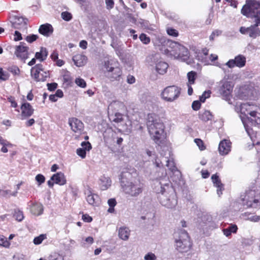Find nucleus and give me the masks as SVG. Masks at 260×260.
<instances>
[{
	"mask_svg": "<svg viewBox=\"0 0 260 260\" xmlns=\"http://www.w3.org/2000/svg\"><path fill=\"white\" fill-rule=\"evenodd\" d=\"M112 109L115 112L118 111L123 110L124 109V105L123 103L119 101H114L111 103L109 106V109Z\"/></svg>",
	"mask_w": 260,
	"mask_h": 260,
	"instance_id": "nucleus-29",
	"label": "nucleus"
},
{
	"mask_svg": "<svg viewBox=\"0 0 260 260\" xmlns=\"http://www.w3.org/2000/svg\"><path fill=\"white\" fill-rule=\"evenodd\" d=\"M45 236L44 235H41L39 236H38L37 237H35L34 239V243L35 245H39L41 244L43 240L45 239Z\"/></svg>",
	"mask_w": 260,
	"mask_h": 260,
	"instance_id": "nucleus-44",
	"label": "nucleus"
},
{
	"mask_svg": "<svg viewBox=\"0 0 260 260\" xmlns=\"http://www.w3.org/2000/svg\"><path fill=\"white\" fill-rule=\"evenodd\" d=\"M9 78V74L8 72L3 71L0 67V80L6 81Z\"/></svg>",
	"mask_w": 260,
	"mask_h": 260,
	"instance_id": "nucleus-40",
	"label": "nucleus"
},
{
	"mask_svg": "<svg viewBox=\"0 0 260 260\" xmlns=\"http://www.w3.org/2000/svg\"><path fill=\"white\" fill-rule=\"evenodd\" d=\"M108 204L110 207H114L116 204V201L115 199H110L108 201Z\"/></svg>",
	"mask_w": 260,
	"mask_h": 260,
	"instance_id": "nucleus-60",
	"label": "nucleus"
},
{
	"mask_svg": "<svg viewBox=\"0 0 260 260\" xmlns=\"http://www.w3.org/2000/svg\"><path fill=\"white\" fill-rule=\"evenodd\" d=\"M51 180L56 184L62 185L66 184V180L64 175L61 172L57 173L54 174L51 177Z\"/></svg>",
	"mask_w": 260,
	"mask_h": 260,
	"instance_id": "nucleus-25",
	"label": "nucleus"
},
{
	"mask_svg": "<svg viewBox=\"0 0 260 260\" xmlns=\"http://www.w3.org/2000/svg\"><path fill=\"white\" fill-rule=\"evenodd\" d=\"M101 185L103 190L107 189L111 184V181L108 177H103L101 179Z\"/></svg>",
	"mask_w": 260,
	"mask_h": 260,
	"instance_id": "nucleus-34",
	"label": "nucleus"
},
{
	"mask_svg": "<svg viewBox=\"0 0 260 260\" xmlns=\"http://www.w3.org/2000/svg\"><path fill=\"white\" fill-rule=\"evenodd\" d=\"M181 93V88L172 85L165 88L160 93L161 98L167 102H173L177 100Z\"/></svg>",
	"mask_w": 260,
	"mask_h": 260,
	"instance_id": "nucleus-4",
	"label": "nucleus"
},
{
	"mask_svg": "<svg viewBox=\"0 0 260 260\" xmlns=\"http://www.w3.org/2000/svg\"><path fill=\"white\" fill-rule=\"evenodd\" d=\"M8 70L15 75H18L20 72L19 68L16 66L10 67Z\"/></svg>",
	"mask_w": 260,
	"mask_h": 260,
	"instance_id": "nucleus-54",
	"label": "nucleus"
},
{
	"mask_svg": "<svg viewBox=\"0 0 260 260\" xmlns=\"http://www.w3.org/2000/svg\"><path fill=\"white\" fill-rule=\"evenodd\" d=\"M106 8L108 10H111L113 8L114 6V0H105Z\"/></svg>",
	"mask_w": 260,
	"mask_h": 260,
	"instance_id": "nucleus-50",
	"label": "nucleus"
},
{
	"mask_svg": "<svg viewBox=\"0 0 260 260\" xmlns=\"http://www.w3.org/2000/svg\"><path fill=\"white\" fill-rule=\"evenodd\" d=\"M155 62V70L159 74L164 75L167 71L168 64L167 62L163 61L161 59L155 57L154 58Z\"/></svg>",
	"mask_w": 260,
	"mask_h": 260,
	"instance_id": "nucleus-14",
	"label": "nucleus"
},
{
	"mask_svg": "<svg viewBox=\"0 0 260 260\" xmlns=\"http://www.w3.org/2000/svg\"><path fill=\"white\" fill-rule=\"evenodd\" d=\"M82 148L77 149V154L81 158H84L86 157V151H89L91 149V145L89 142H83L81 144Z\"/></svg>",
	"mask_w": 260,
	"mask_h": 260,
	"instance_id": "nucleus-17",
	"label": "nucleus"
},
{
	"mask_svg": "<svg viewBox=\"0 0 260 260\" xmlns=\"http://www.w3.org/2000/svg\"><path fill=\"white\" fill-rule=\"evenodd\" d=\"M167 34L172 37H177L178 36V31L172 28H168L167 29Z\"/></svg>",
	"mask_w": 260,
	"mask_h": 260,
	"instance_id": "nucleus-47",
	"label": "nucleus"
},
{
	"mask_svg": "<svg viewBox=\"0 0 260 260\" xmlns=\"http://www.w3.org/2000/svg\"><path fill=\"white\" fill-rule=\"evenodd\" d=\"M233 86L230 82L225 81L223 82L222 85L220 87L219 92L222 95L223 99L231 104L230 101L232 97V92L233 91Z\"/></svg>",
	"mask_w": 260,
	"mask_h": 260,
	"instance_id": "nucleus-10",
	"label": "nucleus"
},
{
	"mask_svg": "<svg viewBox=\"0 0 260 260\" xmlns=\"http://www.w3.org/2000/svg\"><path fill=\"white\" fill-rule=\"evenodd\" d=\"M248 30H249L248 27H245L242 26L240 28V32L242 34L248 35Z\"/></svg>",
	"mask_w": 260,
	"mask_h": 260,
	"instance_id": "nucleus-64",
	"label": "nucleus"
},
{
	"mask_svg": "<svg viewBox=\"0 0 260 260\" xmlns=\"http://www.w3.org/2000/svg\"><path fill=\"white\" fill-rule=\"evenodd\" d=\"M196 73L193 71L189 72L187 73V76L188 78L187 84H193L194 83V81L196 77Z\"/></svg>",
	"mask_w": 260,
	"mask_h": 260,
	"instance_id": "nucleus-36",
	"label": "nucleus"
},
{
	"mask_svg": "<svg viewBox=\"0 0 260 260\" xmlns=\"http://www.w3.org/2000/svg\"><path fill=\"white\" fill-rule=\"evenodd\" d=\"M48 56V51L46 48L41 47L39 52L35 54V57L37 59L42 62L45 60Z\"/></svg>",
	"mask_w": 260,
	"mask_h": 260,
	"instance_id": "nucleus-27",
	"label": "nucleus"
},
{
	"mask_svg": "<svg viewBox=\"0 0 260 260\" xmlns=\"http://www.w3.org/2000/svg\"><path fill=\"white\" fill-rule=\"evenodd\" d=\"M248 35L250 37L254 39L260 36V30L255 26L252 25L248 27Z\"/></svg>",
	"mask_w": 260,
	"mask_h": 260,
	"instance_id": "nucleus-30",
	"label": "nucleus"
},
{
	"mask_svg": "<svg viewBox=\"0 0 260 260\" xmlns=\"http://www.w3.org/2000/svg\"><path fill=\"white\" fill-rule=\"evenodd\" d=\"M39 31L44 36L48 37L52 34L53 28L51 24L46 23L40 26Z\"/></svg>",
	"mask_w": 260,
	"mask_h": 260,
	"instance_id": "nucleus-24",
	"label": "nucleus"
},
{
	"mask_svg": "<svg viewBox=\"0 0 260 260\" xmlns=\"http://www.w3.org/2000/svg\"><path fill=\"white\" fill-rule=\"evenodd\" d=\"M194 141L196 144L198 146L200 150H203L205 149V147L203 144V142L201 139H195Z\"/></svg>",
	"mask_w": 260,
	"mask_h": 260,
	"instance_id": "nucleus-51",
	"label": "nucleus"
},
{
	"mask_svg": "<svg viewBox=\"0 0 260 260\" xmlns=\"http://www.w3.org/2000/svg\"><path fill=\"white\" fill-rule=\"evenodd\" d=\"M121 186L125 194L131 197H137L143 190V184L139 180H127L123 176L120 181Z\"/></svg>",
	"mask_w": 260,
	"mask_h": 260,
	"instance_id": "nucleus-3",
	"label": "nucleus"
},
{
	"mask_svg": "<svg viewBox=\"0 0 260 260\" xmlns=\"http://www.w3.org/2000/svg\"><path fill=\"white\" fill-rule=\"evenodd\" d=\"M0 245L5 247H9L10 243L6 239L0 237Z\"/></svg>",
	"mask_w": 260,
	"mask_h": 260,
	"instance_id": "nucleus-57",
	"label": "nucleus"
},
{
	"mask_svg": "<svg viewBox=\"0 0 260 260\" xmlns=\"http://www.w3.org/2000/svg\"><path fill=\"white\" fill-rule=\"evenodd\" d=\"M164 161L167 163L166 166L172 172H179L175 165V162L173 159H169L167 157L164 158Z\"/></svg>",
	"mask_w": 260,
	"mask_h": 260,
	"instance_id": "nucleus-33",
	"label": "nucleus"
},
{
	"mask_svg": "<svg viewBox=\"0 0 260 260\" xmlns=\"http://www.w3.org/2000/svg\"><path fill=\"white\" fill-rule=\"evenodd\" d=\"M170 46L172 49L170 51L171 54L173 55L175 58L184 61L188 59L189 52L186 47L175 42H172Z\"/></svg>",
	"mask_w": 260,
	"mask_h": 260,
	"instance_id": "nucleus-6",
	"label": "nucleus"
},
{
	"mask_svg": "<svg viewBox=\"0 0 260 260\" xmlns=\"http://www.w3.org/2000/svg\"><path fill=\"white\" fill-rule=\"evenodd\" d=\"M210 91H204L203 94L200 97V102L204 103L207 98L210 97Z\"/></svg>",
	"mask_w": 260,
	"mask_h": 260,
	"instance_id": "nucleus-48",
	"label": "nucleus"
},
{
	"mask_svg": "<svg viewBox=\"0 0 260 260\" xmlns=\"http://www.w3.org/2000/svg\"><path fill=\"white\" fill-rule=\"evenodd\" d=\"M86 201L89 204L93 206H98L101 202L98 195L92 193L90 191H89V193L86 197Z\"/></svg>",
	"mask_w": 260,
	"mask_h": 260,
	"instance_id": "nucleus-20",
	"label": "nucleus"
},
{
	"mask_svg": "<svg viewBox=\"0 0 260 260\" xmlns=\"http://www.w3.org/2000/svg\"><path fill=\"white\" fill-rule=\"evenodd\" d=\"M211 179L214 185L217 188V193L219 197L222 194V190L224 189L223 185L221 183L219 176L217 174H214L211 177Z\"/></svg>",
	"mask_w": 260,
	"mask_h": 260,
	"instance_id": "nucleus-19",
	"label": "nucleus"
},
{
	"mask_svg": "<svg viewBox=\"0 0 260 260\" xmlns=\"http://www.w3.org/2000/svg\"><path fill=\"white\" fill-rule=\"evenodd\" d=\"M110 119L115 123H121L123 120V115L119 112H115L114 114L110 115Z\"/></svg>",
	"mask_w": 260,
	"mask_h": 260,
	"instance_id": "nucleus-31",
	"label": "nucleus"
},
{
	"mask_svg": "<svg viewBox=\"0 0 260 260\" xmlns=\"http://www.w3.org/2000/svg\"><path fill=\"white\" fill-rule=\"evenodd\" d=\"M14 217L18 221H21L23 220L24 216L22 211L19 210H15L14 213Z\"/></svg>",
	"mask_w": 260,
	"mask_h": 260,
	"instance_id": "nucleus-39",
	"label": "nucleus"
},
{
	"mask_svg": "<svg viewBox=\"0 0 260 260\" xmlns=\"http://www.w3.org/2000/svg\"><path fill=\"white\" fill-rule=\"evenodd\" d=\"M199 118L204 121H207L212 119V115L209 111L205 110L200 113Z\"/></svg>",
	"mask_w": 260,
	"mask_h": 260,
	"instance_id": "nucleus-32",
	"label": "nucleus"
},
{
	"mask_svg": "<svg viewBox=\"0 0 260 260\" xmlns=\"http://www.w3.org/2000/svg\"><path fill=\"white\" fill-rule=\"evenodd\" d=\"M139 39L141 42L145 44H147L150 42V38L144 34H142L140 35Z\"/></svg>",
	"mask_w": 260,
	"mask_h": 260,
	"instance_id": "nucleus-45",
	"label": "nucleus"
},
{
	"mask_svg": "<svg viewBox=\"0 0 260 260\" xmlns=\"http://www.w3.org/2000/svg\"><path fill=\"white\" fill-rule=\"evenodd\" d=\"M31 212L35 215H40L43 211V206L41 204H34L30 208Z\"/></svg>",
	"mask_w": 260,
	"mask_h": 260,
	"instance_id": "nucleus-28",
	"label": "nucleus"
},
{
	"mask_svg": "<svg viewBox=\"0 0 260 260\" xmlns=\"http://www.w3.org/2000/svg\"><path fill=\"white\" fill-rule=\"evenodd\" d=\"M246 219L253 222H257L260 220V216L249 215Z\"/></svg>",
	"mask_w": 260,
	"mask_h": 260,
	"instance_id": "nucleus-53",
	"label": "nucleus"
},
{
	"mask_svg": "<svg viewBox=\"0 0 260 260\" xmlns=\"http://www.w3.org/2000/svg\"><path fill=\"white\" fill-rule=\"evenodd\" d=\"M221 33V31L218 30H215V31L212 32V34L210 36V40H213L215 36H218L219 35H220Z\"/></svg>",
	"mask_w": 260,
	"mask_h": 260,
	"instance_id": "nucleus-59",
	"label": "nucleus"
},
{
	"mask_svg": "<svg viewBox=\"0 0 260 260\" xmlns=\"http://www.w3.org/2000/svg\"><path fill=\"white\" fill-rule=\"evenodd\" d=\"M246 58L242 55H239L235 57L234 59L229 60L226 63L230 68H233L235 67L242 68L245 65Z\"/></svg>",
	"mask_w": 260,
	"mask_h": 260,
	"instance_id": "nucleus-11",
	"label": "nucleus"
},
{
	"mask_svg": "<svg viewBox=\"0 0 260 260\" xmlns=\"http://www.w3.org/2000/svg\"><path fill=\"white\" fill-rule=\"evenodd\" d=\"M243 204L247 207L260 208V192L254 190L248 191L243 200Z\"/></svg>",
	"mask_w": 260,
	"mask_h": 260,
	"instance_id": "nucleus-8",
	"label": "nucleus"
},
{
	"mask_svg": "<svg viewBox=\"0 0 260 260\" xmlns=\"http://www.w3.org/2000/svg\"><path fill=\"white\" fill-rule=\"evenodd\" d=\"M130 235V230L125 226L120 227L118 230V236L120 239L126 241Z\"/></svg>",
	"mask_w": 260,
	"mask_h": 260,
	"instance_id": "nucleus-26",
	"label": "nucleus"
},
{
	"mask_svg": "<svg viewBox=\"0 0 260 260\" xmlns=\"http://www.w3.org/2000/svg\"><path fill=\"white\" fill-rule=\"evenodd\" d=\"M28 49L24 43H21L20 45L16 46L15 54L18 57L25 59L28 57Z\"/></svg>",
	"mask_w": 260,
	"mask_h": 260,
	"instance_id": "nucleus-15",
	"label": "nucleus"
},
{
	"mask_svg": "<svg viewBox=\"0 0 260 260\" xmlns=\"http://www.w3.org/2000/svg\"><path fill=\"white\" fill-rule=\"evenodd\" d=\"M251 105L248 103H237L235 106V110L237 113H240L244 115H246L250 110Z\"/></svg>",
	"mask_w": 260,
	"mask_h": 260,
	"instance_id": "nucleus-18",
	"label": "nucleus"
},
{
	"mask_svg": "<svg viewBox=\"0 0 260 260\" xmlns=\"http://www.w3.org/2000/svg\"><path fill=\"white\" fill-rule=\"evenodd\" d=\"M231 143L229 140H223L219 144L218 151L220 154L224 155L228 154L231 151Z\"/></svg>",
	"mask_w": 260,
	"mask_h": 260,
	"instance_id": "nucleus-16",
	"label": "nucleus"
},
{
	"mask_svg": "<svg viewBox=\"0 0 260 260\" xmlns=\"http://www.w3.org/2000/svg\"><path fill=\"white\" fill-rule=\"evenodd\" d=\"M69 124L72 130L76 134L75 139H78L80 135L85 133L84 124L82 122L76 118H72L69 119Z\"/></svg>",
	"mask_w": 260,
	"mask_h": 260,
	"instance_id": "nucleus-9",
	"label": "nucleus"
},
{
	"mask_svg": "<svg viewBox=\"0 0 260 260\" xmlns=\"http://www.w3.org/2000/svg\"><path fill=\"white\" fill-rule=\"evenodd\" d=\"M146 153L149 156H154L153 159L152 160L153 161V163L155 165L156 167L159 168L160 167V165L162 163V161H160L157 160V158L155 156V154L152 153V151L147 150L146 151Z\"/></svg>",
	"mask_w": 260,
	"mask_h": 260,
	"instance_id": "nucleus-35",
	"label": "nucleus"
},
{
	"mask_svg": "<svg viewBox=\"0 0 260 260\" xmlns=\"http://www.w3.org/2000/svg\"><path fill=\"white\" fill-rule=\"evenodd\" d=\"M3 142L5 144H1L2 145H3V147L1 149V151L4 153H6L8 152L7 147H9V146L11 147L12 146V145L6 140L4 141H3Z\"/></svg>",
	"mask_w": 260,
	"mask_h": 260,
	"instance_id": "nucleus-46",
	"label": "nucleus"
},
{
	"mask_svg": "<svg viewBox=\"0 0 260 260\" xmlns=\"http://www.w3.org/2000/svg\"><path fill=\"white\" fill-rule=\"evenodd\" d=\"M43 71V66L41 64H38L31 69V76L37 82H39L40 80L39 77L41 72Z\"/></svg>",
	"mask_w": 260,
	"mask_h": 260,
	"instance_id": "nucleus-22",
	"label": "nucleus"
},
{
	"mask_svg": "<svg viewBox=\"0 0 260 260\" xmlns=\"http://www.w3.org/2000/svg\"><path fill=\"white\" fill-rule=\"evenodd\" d=\"M147 127L151 138L157 144L164 138L165 125L158 116L153 113L147 117Z\"/></svg>",
	"mask_w": 260,
	"mask_h": 260,
	"instance_id": "nucleus-1",
	"label": "nucleus"
},
{
	"mask_svg": "<svg viewBox=\"0 0 260 260\" xmlns=\"http://www.w3.org/2000/svg\"><path fill=\"white\" fill-rule=\"evenodd\" d=\"M258 15L253 16L255 17L254 24L253 25L255 26L256 27H257L258 25H260V18L258 17Z\"/></svg>",
	"mask_w": 260,
	"mask_h": 260,
	"instance_id": "nucleus-63",
	"label": "nucleus"
},
{
	"mask_svg": "<svg viewBox=\"0 0 260 260\" xmlns=\"http://www.w3.org/2000/svg\"><path fill=\"white\" fill-rule=\"evenodd\" d=\"M38 37L36 35H31L30 36H28L26 38V40L27 42L29 43H32L34 41H36L38 39Z\"/></svg>",
	"mask_w": 260,
	"mask_h": 260,
	"instance_id": "nucleus-56",
	"label": "nucleus"
},
{
	"mask_svg": "<svg viewBox=\"0 0 260 260\" xmlns=\"http://www.w3.org/2000/svg\"><path fill=\"white\" fill-rule=\"evenodd\" d=\"M241 13L247 17L260 15V3L255 0H246L241 9Z\"/></svg>",
	"mask_w": 260,
	"mask_h": 260,
	"instance_id": "nucleus-5",
	"label": "nucleus"
},
{
	"mask_svg": "<svg viewBox=\"0 0 260 260\" xmlns=\"http://www.w3.org/2000/svg\"><path fill=\"white\" fill-rule=\"evenodd\" d=\"M73 60L75 64L80 67L84 66L86 63L87 58L84 55L78 54L73 56Z\"/></svg>",
	"mask_w": 260,
	"mask_h": 260,
	"instance_id": "nucleus-21",
	"label": "nucleus"
},
{
	"mask_svg": "<svg viewBox=\"0 0 260 260\" xmlns=\"http://www.w3.org/2000/svg\"><path fill=\"white\" fill-rule=\"evenodd\" d=\"M175 243L176 249L180 252H186L191 247L189 236L185 231L180 232L178 238L175 240Z\"/></svg>",
	"mask_w": 260,
	"mask_h": 260,
	"instance_id": "nucleus-7",
	"label": "nucleus"
},
{
	"mask_svg": "<svg viewBox=\"0 0 260 260\" xmlns=\"http://www.w3.org/2000/svg\"><path fill=\"white\" fill-rule=\"evenodd\" d=\"M47 85L48 90L50 91H53L55 90L57 87V84L56 83H48Z\"/></svg>",
	"mask_w": 260,
	"mask_h": 260,
	"instance_id": "nucleus-58",
	"label": "nucleus"
},
{
	"mask_svg": "<svg viewBox=\"0 0 260 260\" xmlns=\"http://www.w3.org/2000/svg\"><path fill=\"white\" fill-rule=\"evenodd\" d=\"M228 229H229V231H230L231 233H236L238 230V228L237 225L235 224L230 225L228 228Z\"/></svg>",
	"mask_w": 260,
	"mask_h": 260,
	"instance_id": "nucleus-62",
	"label": "nucleus"
},
{
	"mask_svg": "<svg viewBox=\"0 0 260 260\" xmlns=\"http://www.w3.org/2000/svg\"><path fill=\"white\" fill-rule=\"evenodd\" d=\"M82 219L87 222H90L92 221V218L89 215L87 214L83 215Z\"/></svg>",
	"mask_w": 260,
	"mask_h": 260,
	"instance_id": "nucleus-61",
	"label": "nucleus"
},
{
	"mask_svg": "<svg viewBox=\"0 0 260 260\" xmlns=\"http://www.w3.org/2000/svg\"><path fill=\"white\" fill-rule=\"evenodd\" d=\"M61 17L62 19L67 21H69L72 19V15L67 11L62 12L61 14Z\"/></svg>",
	"mask_w": 260,
	"mask_h": 260,
	"instance_id": "nucleus-41",
	"label": "nucleus"
},
{
	"mask_svg": "<svg viewBox=\"0 0 260 260\" xmlns=\"http://www.w3.org/2000/svg\"><path fill=\"white\" fill-rule=\"evenodd\" d=\"M21 119H25L31 116L34 112V109L28 103H24L21 106Z\"/></svg>",
	"mask_w": 260,
	"mask_h": 260,
	"instance_id": "nucleus-13",
	"label": "nucleus"
},
{
	"mask_svg": "<svg viewBox=\"0 0 260 260\" xmlns=\"http://www.w3.org/2000/svg\"><path fill=\"white\" fill-rule=\"evenodd\" d=\"M105 66L109 74V76H111L112 79H116L121 75V71L120 69L117 67H112L110 61H108L105 62Z\"/></svg>",
	"mask_w": 260,
	"mask_h": 260,
	"instance_id": "nucleus-12",
	"label": "nucleus"
},
{
	"mask_svg": "<svg viewBox=\"0 0 260 260\" xmlns=\"http://www.w3.org/2000/svg\"><path fill=\"white\" fill-rule=\"evenodd\" d=\"M152 210V205L149 202H145L142 203L141 207L142 211L144 213L145 212H150Z\"/></svg>",
	"mask_w": 260,
	"mask_h": 260,
	"instance_id": "nucleus-37",
	"label": "nucleus"
},
{
	"mask_svg": "<svg viewBox=\"0 0 260 260\" xmlns=\"http://www.w3.org/2000/svg\"><path fill=\"white\" fill-rule=\"evenodd\" d=\"M36 180L39 183V185H40L44 182L45 178L43 175L41 174H38L36 176Z\"/></svg>",
	"mask_w": 260,
	"mask_h": 260,
	"instance_id": "nucleus-52",
	"label": "nucleus"
},
{
	"mask_svg": "<svg viewBox=\"0 0 260 260\" xmlns=\"http://www.w3.org/2000/svg\"><path fill=\"white\" fill-rule=\"evenodd\" d=\"M201 103L200 101H193V103H192V108L195 110V111H197L198 110L200 107H201Z\"/></svg>",
	"mask_w": 260,
	"mask_h": 260,
	"instance_id": "nucleus-55",
	"label": "nucleus"
},
{
	"mask_svg": "<svg viewBox=\"0 0 260 260\" xmlns=\"http://www.w3.org/2000/svg\"><path fill=\"white\" fill-rule=\"evenodd\" d=\"M163 181L159 182L160 187L156 189V192L161 193L159 197L161 204L168 208H172L177 204L174 191L168 179L165 180L166 182H163Z\"/></svg>",
	"mask_w": 260,
	"mask_h": 260,
	"instance_id": "nucleus-2",
	"label": "nucleus"
},
{
	"mask_svg": "<svg viewBox=\"0 0 260 260\" xmlns=\"http://www.w3.org/2000/svg\"><path fill=\"white\" fill-rule=\"evenodd\" d=\"M49 77V73L48 71H45L43 70V72H41L39 77L40 79L42 78V80H40V81H44L46 80L47 78Z\"/></svg>",
	"mask_w": 260,
	"mask_h": 260,
	"instance_id": "nucleus-43",
	"label": "nucleus"
},
{
	"mask_svg": "<svg viewBox=\"0 0 260 260\" xmlns=\"http://www.w3.org/2000/svg\"><path fill=\"white\" fill-rule=\"evenodd\" d=\"M13 27L15 29H21L22 28L25 29L26 28V22L23 17H16L13 22Z\"/></svg>",
	"mask_w": 260,
	"mask_h": 260,
	"instance_id": "nucleus-23",
	"label": "nucleus"
},
{
	"mask_svg": "<svg viewBox=\"0 0 260 260\" xmlns=\"http://www.w3.org/2000/svg\"><path fill=\"white\" fill-rule=\"evenodd\" d=\"M144 258L145 260H156V256L154 253L149 252L144 256Z\"/></svg>",
	"mask_w": 260,
	"mask_h": 260,
	"instance_id": "nucleus-49",
	"label": "nucleus"
},
{
	"mask_svg": "<svg viewBox=\"0 0 260 260\" xmlns=\"http://www.w3.org/2000/svg\"><path fill=\"white\" fill-rule=\"evenodd\" d=\"M48 260H64V258L62 255L56 252H54L49 255Z\"/></svg>",
	"mask_w": 260,
	"mask_h": 260,
	"instance_id": "nucleus-38",
	"label": "nucleus"
},
{
	"mask_svg": "<svg viewBox=\"0 0 260 260\" xmlns=\"http://www.w3.org/2000/svg\"><path fill=\"white\" fill-rule=\"evenodd\" d=\"M75 83L79 87L85 88L86 86V83L85 80L81 78H78L75 80Z\"/></svg>",
	"mask_w": 260,
	"mask_h": 260,
	"instance_id": "nucleus-42",
	"label": "nucleus"
}]
</instances>
